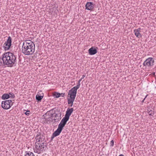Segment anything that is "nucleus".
I'll return each instance as SVG.
<instances>
[{"instance_id": "nucleus-1", "label": "nucleus", "mask_w": 156, "mask_h": 156, "mask_svg": "<svg viewBox=\"0 0 156 156\" xmlns=\"http://www.w3.org/2000/svg\"><path fill=\"white\" fill-rule=\"evenodd\" d=\"M2 59L4 66L12 67L16 63L17 55L14 53L8 52L3 54Z\"/></svg>"}, {"instance_id": "nucleus-2", "label": "nucleus", "mask_w": 156, "mask_h": 156, "mask_svg": "<svg viewBox=\"0 0 156 156\" xmlns=\"http://www.w3.org/2000/svg\"><path fill=\"white\" fill-rule=\"evenodd\" d=\"M35 46L32 44L28 45L25 43L22 46V52L26 55H31L35 51Z\"/></svg>"}, {"instance_id": "nucleus-3", "label": "nucleus", "mask_w": 156, "mask_h": 156, "mask_svg": "<svg viewBox=\"0 0 156 156\" xmlns=\"http://www.w3.org/2000/svg\"><path fill=\"white\" fill-rule=\"evenodd\" d=\"M77 92L70 90L68 93V103L70 105V107H72L73 102L76 96Z\"/></svg>"}, {"instance_id": "nucleus-4", "label": "nucleus", "mask_w": 156, "mask_h": 156, "mask_svg": "<svg viewBox=\"0 0 156 156\" xmlns=\"http://www.w3.org/2000/svg\"><path fill=\"white\" fill-rule=\"evenodd\" d=\"M36 144L35 147L34 148V151L35 153L40 154L44 150V147L46 146L45 144L41 143H36Z\"/></svg>"}, {"instance_id": "nucleus-5", "label": "nucleus", "mask_w": 156, "mask_h": 156, "mask_svg": "<svg viewBox=\"0 0 156 156\" xmlns=\"http://www.w3.org/2000/svg\"><path fill=\"white\" fill-rule=\"evenodd\" d=\"M154 59L152 58L149 57L144 61L143 63V65L145 68L150 69L154 65Z\"/></svg>"}, {"instance_id": "nucleus-6", "label": "nucleus", "mask_w": 156, "mask_h": 156, "mask_svg": "<svg viewBox=\"0 0 156 156\" xmlns=\"http://www.w3.org/2000/svg\"><path fill=\"white\" fill-rule=\"evenodd\" d=\"M12 105V103L11 100H8L3 101L2 102V107L4 109H8Z\"/></svg>"}, {"instance_id": "nucleus-7", "label": "nucleus", "mask_w": 156, "mask_h": 156, "mask_svg": "<svg viewBox=\"0 0 156 156\" xmlns=\"http://www.w3.org/2000/svg\"><path fill=\"white\" fill-rule=\"evenodd\" d=\"M12 38L10 36L8 37L7 41L4 43L3 46L4 50L5 51L9 50L11 45Z\"/></svg>"}, {"instance_id": "nucleus-8", "label": "nucleus", "mask_w": 156, "mask_h": 156, "mask_svg": "<svg viewBox=\"0 0 156 156\" xmlns=\"http://www.w3.org/2000/svg\"><path fill=\"white\" fill-rule=\"evenodd\" d=\"M63 129L58 126L57 129L53 133L51 136V139L52 140L55 137L59 135L62 132Z\"/></svg>"}, {"instance_id": "nucleus-9", "label": "nucleus", "mask_w": 156, "mask_h": 156, "mask_svg": "<svg viewBox=\"0 0 156 156\" xmlns=\"http://www.w3.org/2000/svg\"><path fill=\"white\" fill-rule=\"evenodd\" d=\"M69 119H68L65 117H63L61 120L60 123L58 124V126L63 129Z\"/></svg>"}, {"instance_id": "nucleus-10", "label": "nucleus", "mask_w": 156, "mask_h": 156, "mask_svg": "<svg viewBox=\"0 0 156 156\" xmlns=\"http://www.w3.org/2000/svg\"><path fill=\"white\" fill-rule=\"evenodd\" d=\"M85 76V75H83L82 76L81 78L78 81V83L77 84V85L76 86L73 87L71 89H70V90L77 92V90L79 88L80 86V82L84 78Z\"/></svg>"}, {"instance_id": "nucleus-11", "label": "nucleus", "mask_w": 156, "mask_h": 156, "mask_svg": "<svg viewBox=\"0 0 156 156\" xmlns=\"http://www.w3.org/2000/svg\"><path fill=\"white\" fill-rule=\"evenodd\" d=\"M94 4L92 2H87L85 5L86 9L88 10H91L94 8Z\"/></svg>"}, {"instance_id": "nucleus-12", "label": "nucleus", "mask_w": 156, "mask_h": 156, "mask_svg": "<svg viewBox=\"0 0 156 156\" xmlns=\"http://www.w3.org/2000/svg\"><path fill=\"white\" fill-rule=\"evenodd\" d=\"M73 111V108H68L66 112V114L65 117L69 119V117Z\"/></svg>"}, {"instance_id": "nucleus-13", "label": "nucleus", "mask_w": 156, "mask_h": 156, "mask_svg": "<svg viewBox=\"0 0 156 156\" xmlns=\"http://www.w3.org/2000/svg\"><path fill=\"white\" fill-rule=\"evenodd\" d=\"M140 28H139L134 30V34L138 38H140L142 37V35L140 33Z\"/></svg>"}, {"instance_id": "nucleus-14", "label": "nucleus", "mask_w": 156, "mask_h": 156, "mask_svg": "<svg viewBox=\"0 0 156 156\" xmlns=\"http://www.w3.org/2000/svg\"><path fill=\"white\" fill-rule=\"evenodd\" d=\"M88 52L90 55H93L97 53V51L93 47H92L89 49Z\"/></svg>"}, {"instance_id": "nucleus-15", "label": "nucleus", "mask_w": 156, "mask_h": 156, "mask_svg": "<svg viewBox=\"0 0 156 156\" xmlns=\"http://www.w3.org/2000/svg\"><path fill=\"white\" fill-rule=\"evenodd\" d=\"M42 136L41 135H39L36 136V143H44L43 139H42Z\"/></svg>"}, {"instance_id": "nucleus-16", "label": "nucleus", "mask_w": 156, "mask_h": 156, "mask_svg": "<svg viewBox=\"0 0 156 156\" xmlns=\"http://www.w3.org/2000/svg\"><path fill=\"white\" fill-rule=\"evenodd\" d=\"M9 98V95L7 94H4L2 97V98L3 100L8 99Z\"/></svg>"}, {"instance_id": "nucleus-17", "label": "nucleus", "mask_w": 156, "mask_h": 156, "mask_svg": "<svg viewBox=\"0 0 156 156\" xmlns=\"http://www.w3.org/2000/svg\"><path fill=\"white\" fill-rule=\"evenodd\" d=\"M25 156H35V155L33 153L31 152L27 151Z\"/></svg>"}, {"instance_id": "nucleus-18", "label": "nucleus", "mask_w": 156, "mask_h": 156, "mask_svg": "<svg viewBox=\"0 0 156 156\" xmlns=\"http://www.w3.org/2000/svg\"><path fill=\"white\" fill-rule=\"evenodd\" d=\"M43 95L42 96H40L38 94H37L36 95V98L37 100L38 101H41V100L43 98Z\"/></svg>"}, {"instance_id": "nucleus-19", "label": "nucleus", "mask_w": 156, "mask_h": 156, "mask_svg": "<svg viewBox=\"0 0 156 156\" xmlns=\"http://www.w3.org/2000/svg\"><path fill=\"white\" fill-rule=\"evenodd\" d=\"M147 112L148 115L150 116H153L154 115V113L153 110H148Z\"/></svg>"}, {"instance_id": "nucleus-20", "label": "nucleus", "mask_w": 156, "mask_h": 156, "mask_svg": "<svg viewBox=\"0 0 156 156\" xmlns=\"http://www.w3.org/2000/svg\"><path fill=\"white\" fill-rule=\"evenodd\" d=\"M25 43L28 44V45L29 44H32L33 45H35L30 40H27L25 42H23V45H24Z\"/></svg>"}, {"instance_id": "nucleus-21", "label": "nucleus", "mask_w": 156, "mask_h": 156, "mask_svg": "<svg viewBox=\"0 0 156 156\" xmlns=\"http://www.w3.org/2000/svg\"><path fill=\"white\" fill-rule=\"evenodd\" d=\"M53 96L55 98H58L60 96V94L58 92H55L53 94Z\"/></svg>"}, {"instance_id": "nucleus-22", "label": "nucleus", "mask_w": 156, "mask_h": 156, "mask_svg": "<svg viewBox=\"0 0 156 156\" xmlns=\"http://www.w3.org/2000/svg\"><path fill=\"white\" fill-rule=\"evenodd\" d=\"M9 94V98L12 99H14L15 97L14 94L12 92H10Z\"/></svg>"}, {"instance_id": "nucleus-23", "label": "nucleus", "mask_w": 156, "mask_h": 156, "mask_svg": "<svg viewBox=\"0 0 156 156\" xmlns=\"http://www.w3.org/2000/svg\"><path fill=\"white\" fill-rule=\"evenodd\" d=\"M30 110L27 111L25 112V114L27 116H28L30 115Z\"/></svg>"}, {"instance_id": "nucleus-24", "label": "nucleus", "mask_w": 156, "mask_h": 156, "mask_svg": "<svg viewBox=\"0 0 156 156\" xmlns=\"http://www.w3.org/2000/svg\"><path fill=\"white\" fill-rule=\"evenodd\" d=\"M110 146L112 147H113L114 145V141L113 140H112L110 142Z\"/></svg>"}, {"instance_id": "nucleus-25", "label": "nucleus", "mask_w": 156, "mask_h": 156, "mask_svg": "<svg viewBox=\"0 0 156 156\" xmlns=\"http://www.w3.org/2000/svg\"><path fill=\"white\" fill-rule=\"evenodd\" d=\"M65 94L64 93H61V94H60V96L62 97H64L65 96Z\"/></svg>"}, {"instance_id": "nucleus-26", "label": "nucleus", "mask_w": 156, "mask_h": 156, "mask_svg": "<svg viewBox=\"0 0 156 156\" xmlns=\"http://www.w3.org/2000/svg\"><path fill=\"white\" fill-rule=\"evenodd\" d=\"M147 95H147L146 96H145V98H144V99H143V100L142 101V102H144V100H145V98H146V97H147Z\"/></svg>"}, {"instance_id": "nucleus-27", "label": "nucleus", "mask_w": 156, "mask_h": 156, "mask_svg": "<svg viewBox=\"0 0 156 156\" xmlns=\"http://www.w3.org/2000/svg\"><path fill=\"white\" fill-rule=\"evenodd\" d=\"M119 156H124L122 154H121Z\"/></svg>"}]
</instances>
